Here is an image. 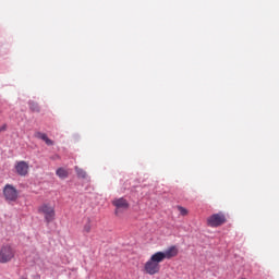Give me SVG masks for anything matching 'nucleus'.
Listing matches in <instances>:
<instances>
[{
    "label": "nucleus",
    "mask_w": 279,
    "mask_h": 279,
    "mask_svg": "<svg viewBox=\"0 0 279 279\" xmlns=\"http://www.w3.org/2000/svg\"><path fill=\"white\" fill-rule=\"evenodd\" d=\"M156 253L162 262L166 259L170 260L179 255V247L177 245H171L166 251H158Z\"/></svg>",
    "instance_id": "423d86ee"
},
{
    "label": "nucleus",
    "mask_w": 279,
    "mask_h": 279,
    "mask_svg": "<svg viewBox=\"0 0 279 279\" xmlns=\"http://www.w3.org/2000/svg\"><path fill=\"white\" fill-rule=\"evenodd\" d=\"M161 263H163V260L159 257L157 252L154 253L148 258V260L144 264V271H145V274H147L149 276H155V275L160 274Z\"/></svg>",
    "instance_id": "f257e3e1"
},
{
    "label": "nucleus",
    "mask_w": 279,
    "mask_h": 279,
    "mask_svg": "<svg viewBox=\"0 0 279 279\" xmlns=\"http://www.w3.org/2000/svg\"><path fill=\"white\" fill-rule=\"evenodd\" d=\"M225 223H227V216L222 211L213 214L207 218V226L210 228H219Z\"/></svg>",
    "instance_id": "39448f33"
},
{
    "label": "nucleus",
    "mask_w": 279,
    "mask_h": 279,
    "mask_svg": "<svg viewBox=\"0 0 279 279\" xmlns=\"http://www.w3.org/2000/svg\"><path fill=\"white\" fill-rule=\"evenodd\" d=\"M15 257V250L10 244H3L0 247V264H8Z\"/></svg>",
    "instance_id": "20e7f679"
},
{
    "label": "nucleus",
    "mask_w": 279,
    "mask_h": 279,
    "mask_svg": "<svg viewBox=\"0 0 279 279\" xmlns=\"http://www.w3.org/2000/svg\"><path fill=\"white\" fill-rule=\"evenodd\" d=\"M56 175L61 180H65L69 178V171L65 168H58L56 170Z\"/></svg>",
    "instance_id": "9d476101"
},
{
    "label": "nucleus",
    "mask_w": 279,
    "mask_h": 279,
    "mask_svg": "<svg viewBox=\"0 0 279 279\" xmlns=\"http://www.w3.org/2000/svg\"><path fill=\"white\" fill-rule=\"evenodd\" d=\"M35 137L41 140L47 146H53L54 142L48 137L46 133L37 132Z\"/></svg>",
    "instance_id": "1a4fd4ad"
},
{
    "label": "nucleus",
    "mask_w": 279,
    "mask_h": 279,
    "mask_svg": "<svg viewBox=\"0 0 279 279\" xmlns=\"http://www.w3.org/2000/svg\"><path fill=\"white\" fill-rule=\"evenodd\" d=\"M20 279H28V278H26V277H20Z\"/></svg>",
    "instance_id": "dca6fc26"
},
{
    "label": "nucleus",
    "mask_w": 279,
    "mask_h": 279,
    "mask_svg": "<svg viewBox=\"0 0 279 279\" xmlns=\"http://www.w3.org/2000/svg\"><path fill=\"white\" fill-rule=\"evenodd\" d=\"M2 196L7 203H15L19 199L20 192L13 184H5L2 189Z\"/></svg>",
    "instance_id": "7ed1b4c3"
},
{
    "label": "nucleus",
    "mask_w": 279,
    "mask_h": 279,
    "mask_svg": "<svg viewBox=\"0 0 279 279\" xmlns=\"http://www.w3.org/2000/svg\"><path fill=\"white\" fill-rule=\"evenodd\" d=\"M74 170H75L76 175H77L78 179H83V180L87 179L88 174H87V172L84 169H82V168L76 166L74 168Z\"/></svg>",
    "instance_id": "9b49d317"
},
{
    "label": "nucleus",
    "mask_w": 279,
    "mask_h": 279,
    "mask_svg": "<svg viewBox=\"0 0 279 279\" xmlns=\"http://www.w3.org/2000/svg\"><path fill=\"white\" fill-rule=\"evenodd\" d=\"M112 205L116 207V216H119L122 211L128 210L130 208V204L128 199H125L124 197L114 198L112 201Z\"/></svg>",
    "instance_id": "0eeeda50"
},
{
    "label": "nucleus",
    "mask_w": 279,
    "mask_h": 279,
    "mask_svg": "<svg viewBox=\"0 0 279 279\" xmlns=\"http://www.w3.org/2000/svg\"><path fill=\"white\" fill-rule=\"evenodd\" d=\"M242 279H247V278H242Z\"/></svg>",
    "instance_id": "f3484780"
},
{
    "label": "nucleus",
    "mask_w": 279,
    "mask_h": 279,
    "mask_svg": "<svg viewBox=\"0 0 279 279\" xmlns=\"http://www.w3.org/2000/svg\"><path fill=\"white\" fill-rule=\"evenodd\" d=\"M178 210H179L181 216H187L189 215V210L183 206H178Z\"/></svg>",
    "instance_id": "4468645a"
},
{
    "label": "nucleus",
    "mask_w": 279,
    "mask_h": 279,
    "mask_svg": "<svg viewBox=\"0 0 279 279\" xmlns=\"http://www.w3.org/2000/svg\"><path fill=\"white\" fill-rule=\"evenodd\" d=\"M83 232L86 234L92 232V219L89 217L86 218V222L83 226Z\"/></svg>",
    "instance_id": "f8f14e48"
},
{
    "label": "nucleus",
    "mask_w": 279,
    "mask_h": 279,
    "mask_svg": "<svg viewBox=\"0 0 279 279\" xmlns=\"http://www.w3.org/2000/svg\"><path fill=\"white\" fill-rule=\"evenodd\" d=\"M7 130V125L0 128V133Z\"/></svg>",
    "instance_id": "2eb2a0df"
},
{
    "label": "nucleus",
    "mask_w": 279,
    "mask_h": 279,
    "mask_svg": "<svg viewBox=\"0 0 279 279\" xmlns=\"http://www.w3.org/2000/svg\"><path fill=\"white\" fill-rule=\"evenodd\" d=\"M38 214L44 216L46 223H51L56 220V207L50 203H44L38 207Z\"/></svg>",
    "instance_id": "f03ea898"
},
{
    "label": "nucleus",
    "mask_w": 279,
    "mask_h": 279,
    "mask_svg": "<svg viewBox=\"0 0 279 279\" xmlns=\"http://www.w3.org/2000/svg\"><path fill=\"white\" fill-rule=\"evenodd\" d=\"M28 107L29 110L34 113H39L40 112V107L37 102L35 101H28Z\"/></svg>",
    "instance_id": "ddd939ff"
},
{
    "label": "nucleus",
    "mask_w": 279,
    "mask_h": 279,
    "mask_svg": "<svg viewBox=\"0 0 279 279\" xmlns=\"http://www.w3.org/2000/svg\"><path fill=\"white\" fill-rule=\"evenodd\" d=\"M14 169H15V172L17 175L26 177L29 171V165H28V162H26L24 160L16 161Z\"/></svg>",
    "instance_id": "6e6552de"
}]
</instances>
